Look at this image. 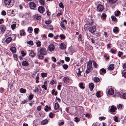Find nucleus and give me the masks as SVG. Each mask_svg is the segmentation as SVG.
<instances>
[{"mask_svg":"<svg viewBox=\"0 0 126 126\" xmlns=\"http://www.w3.org/2000/svg\"><path fill=\"white\" fill-rule=\"evenodd\" d=\"M39 1L41 5H44L45 3L44 0H39Z\"/></svg>","mask_w":126,"mask_h":126,"instance_id":"obj_40","label":"nucleus"},{"mask_svg":"<svg viewBox=\"0 0 126 126\" xmlns=\"http://www.w3.org/2000/svg\"><path fill=\"white\" fill-rule=\"evenodd\" d=\"M10 50L13 53H14L16 52V49L15 47H12L10 48Z\"/></svg>","mask_w":126,"mask_h":126,"instance_id":"obj_25","label":"nucleus"},{"mask_svg":"<svg viewBox=\"0 0 126 126\" xmlns=\"http://www.w3.org/2000/svg\"><path fill=\"white\" fill-rule=\"evenodd\" d=\"M60 47L62 49H64L66 48V47L64 43H62L60 45Z\"/></svg>","mask_w":126,"mask_h":126,"instance_id":"obj_17","label":"nucleus"},{"mask_svg":"<svg viewBox=\"0 0 126 126\" xmlns=\"http://www.w3.org/2000/svg\"><path fill=\"white\" fill-rule=\"evenodd\" d=\"M19 91L21 93H25L26 92V90L21 88L20 89Z\"/></svg>","mask_w":126,"mask_h":126,"instance_id":"obj_34","label":"nucleus"},{"mask_svg":"<svg viewBox=\"0 0 126 126\" xmlns=\"http://www.w3.org/2000/svg\"><path fill=\"white\" fill-rule=\"evenodd\" d=\"M51 20L48 19L45 21V23L46 24H49L51 23Z\"/></svg>","mask_w":126,"mask_h":126,"instance_id":"obj_42","label":"nucleus"},{"mask_svg":"<svg viewBox=\"0 0 126 126\" xmlns=\"http://www.w3.org/2000/svg\"><path fill=\"white\" fill-rule=\"evenodd\" d=\"M83 84L82 82L79 84V87L82 89H84V87L83 86Z\"/></svg>","mask_w":126,"mask_h":126,"instance_id":"obj_38","label":"nucleus"},{"mask_svg":"<svg viewBox=\"0 0 126 126\" xmlns=\"http://www.w3.org/2000/svg\"><path fill=\"white\" fill-rule=\"evenodd\" d=\"M41 75L42 77H44L47 76V74L46 73H41Z\"/></svg>","mask_w":126,"mask_h":126,"instance_id":"obj_51","label":"nucleus"},{"mask_svg":"<svg viewBox=\"0 0 126 126\" xmlns=\"http://www.w3.org/2000/svg\"><path fill=\"white\" fill-rule=\"evenodd\" d=\"M41 36L43 40H45L47 38V37L44 34L42 35Z\"/></svg>","mask_w":126,"mask_h":126,"instance_id":"obj_53","label":"nucleus"},{"mask_svg":"<svg viewBox=\"0 0 126 126\" xmlns=\"http://www.w3.org/2000/svg\"><path fill=\"white\" fill-rule=\"evenodd\" d=\"M92 22H91V23H90L89 24H86L84 25V29L85 30H89V29L90 27H89V26L90 25H92Z\"/></svg>","mask_w":126,"mask_h":126,"instance_id":"obj_11","label":"nucleus"},{"mask_svg":"<svg viewBox=\"0 0 126 126\" xmlns=\"http://www.w3.org/2000/svg\"><path fill=\"white\" fill-rule=\"evenodd\" d=\"M5 6L7 7H9L10 6V4L11 0H3Z\"/></svg>","mask_w":126,"mask_h":126,"instance_id":"obj_3","label":"nucleus"},{"mask_svg":"<svg viewBox=\"0 0 126 126\" xmlns=\"http://www.w3.org/2000/svg\"><path fill=\"white\" fill-rule=\"evenodd\" d=\"M1 14L3 16H5L6 15V12L4 10L2 11L1 12Z\"/></svg>","mask_w":126,"mask_h":126,"instance_id":"obj_54","label":"nucleus"},{"mask_svg":"<svg viewBox=\"0 0 126 126\" xmlns=\"http://www.w3.org/2000/svg\"><path fill=\"white\" fill-rule=\"evenodd\" d=\"M65 61L67 62L69 61L70 60V58L68 57H65Z\"/></svg>","mask_w":126,"mask_h":126,"instance_id":"obj_61","label":"nucleus"},{"mask_svg":"<svg viewBox=\"0 0 126 126\" xmlns=\"http://www.w3.org/2000/svg\"><path fill=\"white\" fill-rule=\"evenodd\" d=\"M113 32L116 34L118 33L119 32V30L118 29L117 27H115L113 29Z\"/></svg>","mask_w":126,"mask_h":126,"instance_id":"obj_22","label":"nucleus"},{"mask_svg":"<svg viewBox=\"0 0 126 126\" xmlns=\"http://www.w3.org/2000/svg\"><path fill=\"white\" fill-rule=\"evenodd\" d=\"M22 64L23 66H27L29 65V63L28 61H24L22 62Z\"/></svg>","mask_w":126,"mask_h":126,"instance_id":"obj_20","label":"nucleus"},{"mask_svg":"<svg viewBox=\"0 0 126 126\" xmlns=\"http://www.w3.org/2000/svg\"><path fill=\"white\" fill-rule=\"evenodd\" d=\"M67 23V21L66 20L64 19L61 22L60 25L61 27L63 29H66L65 27L64 26L65 24H66Z\"/></svg>","mask_w":126,"mask_h":126,"instance_id":"obj_6","label":"nucleus"},{"mask_svg":"<svg viewBox=\"0 0 126 126\" xmlns=\"http://www.w3.org/2000/svg\"><path fill=\"white\" fill-rule=\"evenodd\" d=\"M93 63L94 67L95 68H97L98 66L97 64L94 61H93Z\"/></svg>","mask_w":126,"mask_h":126,"instance_id":"obj_46","label":"nucleus"},{"mask_svg":"<svg viewBox=\"0 0 126 126\" xmlns=\"http://www.w3.org/2000/svg\"><path fill=\"white\" fill-rule=\"evenodd\" d=\"M0 29L2 32H4L6 29L5 26L3 25H1L0 26Z\"/></svg>","mask_w":126,"mask_h":126,"instance_id":"obj_19","label":"nucleus"},{"mask_svg":"<svg viewBox=\"0 0 126 126\" xmlns=\"http://www.w3.org/2000/svg\"><path fill=\"white\" fill-rule=\"evenodd\" d=\"M29 15V14L28 13H26L23 14L22 16V17L24 18H26L27 16Z\"/></svg>","mask_w":126,"mask_h":126,"instance_id":"obj_43","label":"nucleus"},{"mask_svg":"<svg viewBox=\"0 0 126 126\" xmlns=\"http://www.w3.org/2000/svg\"><path fill=\"white\" fill-rule=\"evenodd\" d=\"M118 117L116 116H115L114 117V121L116 122H119L118 120Z\"/></svg>","mask_w":126,"mask_h":126,"instance_id":"obj_45","label":"nucleus"},{"mask_svg":"<svg viewBox=\"0 0 126 126\" xmlns=\"http://www.w3.org/2000/svg\"><path fill=\"white\" fill-rule=\"evenodd\" d=\"M45 110L47 112L48 110H50L51 109V108L50 107L48 106L47 105L44 108Z\"/></svg>","mask_w":126,"mask_h":126,"instance_id":"obj_26","label":"nucleus"},{"mask_svg":"<svg viewBox=\"0 0 126 126\" xmlns=\"http://www.w3.org/2000/svg\"><path fill=\"white\" fill-rule=\"evenodd\" d=\"M109 1L110 4H112L115 3L117 1V0H109Z\"/></svg>","mask_w":126,"mask_h":126,"instance_id":"obj_33","label":"nucleus"},{"mask_svg":"<svg viewBox=\"0 0 126 126\" xmlns=\"http://www.w3.org/2000/svg\"><path fill=\"white\" fill-rule=\"evenodd\" d=\"M20 35L21 36H24L26 35V33L23 30H22L20 32Z\"/></svg>","mask_w":126,"mask_h":126,"instance_id":"obj_28","label":"nucleus"},{"mask_svg":"<svg viewBox=\"0 0 126 126\" xmlns=\"http://www.w3.org/2000/svg\"><path fill=\"white\" fill-rule=\"evenodd\" d=\"M91 41L93 43H94L95 45L96 44V43L95 42V40L92 38H91Z\"/></svg>","mask_w":126,"mask_h":126,"instance_id":"obj_60","label":"nucleus"},{"mask_svg":"<svg viewBox=\"0 0 126 126\" xmlns=\"http://www.w3.org/2000/svg\"><path fill=\"white\" fill-rule=\"evenodd\" d=\"M89 87L90 88V90L91 91H92L94 87V84L92 83H89Z\"/></svg>","mask_w":126,"mask_h":126,"instance_id":"obj_24","label":"nucleus"},{"mask_svg":"<svg viewBox=\"0 0 126 126\" xmlns=\"http://www.w3.org/2000/svg\"><path fill=\"white\" fill-rule=\"evenodd\" d=\"M120 11H118L116 12H115V15L116 16H118L120 14Z\"/></svg>","mask_w":126,"mask_h":126,"instance_id":"obj_35","label":"nucleus"},{"mask_svg":"<svg viewBox=\"0 0 126 126\" xmlns=\"http://www.w3.org/2000/svg\"><path fill=\"white\" fill-rule=\"evenodd\" d=\"M64 82L66 84H68L70 80L67 77H64L63 79Z\"/></svg>","mask_w":126,"mask_h":126,"instance_id":"obj_13","label":"nucleus"},{"mask_svg":"<svg viewBox=\"0 0 126 126\" xmlns=\"http://www.w3.org/2000/svg\"><path fill=\"white\" fill-rule=\"evenodd\" d=\"M48 50L50 51H53L54 49V46L53 44L50 45L48 47Z\"/></svg>","mask_w":126,"mask_h":126,"instance_id":"obj_14","label":"nucleus"},{"mask_svg":"<svg viewBox=\"0 0 126 126\" xmlns=\"http://www.w3.org/2000/svg\"><path fill=\"white\" fill-rule=\"evenodd\" d=\"M117 109L116 108L114 107V106L112 105L110 109V112H114L115 110Z\"/></svg>","mask_w":126,"mask_h":126,"instance_id":"obj_16","label":"nucleus"},{"mask_svg":"<svg viewBox=\"0 0 126 126\" xmlns=\"http://www.w3.org/2000/svg\"><path fill=\"white\" fill-rule=\"evenodd\" d=\"M82 36L81 35V34L79 35V37L78 38V39L79 41H81L82 39Z\"/></svg>","mask_w":126,"mask_h":126,"instance_id":"obj_59","label":"nucleus"},{"mask_svg":"<svg viewBox=\"0 0 126 126\" xmlns=\"http://www.w3.org/2000/svg\"><path fill=\"white\" fill-rule=\"evenodd\" d=\"M96 27L95 26H94L92 27H90L89 29V32L92 33H94L96 30Z\"/></svg>","mask_w":126,"mask_h":126,"instance_id":"obj_7","label":"nucleus"},{"mask_svg":"<svg viewBox=\"0 0 126 126\" xmlns=\"http://www.w3.org/2000/svg\"><path fill=\"white\" fill-rule=\"evenodd\" d=\"M108 94L110 95H112L114 93L113 90L112 88L109 89L108 91Z\"/></svg>","mask_w":126,"mask_h":126,"instance_id":"obj_21","label":"nucleus"},{"mask_svg":"<svg viewBox=\"0 0 126 126\" xmlns=\"http://www.w3.org/2000/svg\"><path fill=\"white\" fill-rule=\"evenodd\" d=\"M100 73H102L103 74L105 73L106 72V70L104 68L102 69L100 71Z\"/></svg>","mask_w":126,"mask_h":126,"instance_id":"obj_36","label":"nucleus"},{"mask_svg":"<svg viewBox=\"0 0 126 126\" xmlns=\"http://www.w3.org/2000/svg\"><path fill=\"white\" fill-rule=\"evenodd\" d=\"M106 17V15L104 14H102L101 17H103V18L104 19H105Z\"/></svg>","mask_w":126,"mask_h":126,"instance_id":"obj_55","label":"nucleus"},{"mask_svg":"<svg viewBox=\"0 0 126 126\" xmlns=\"http://www.w3.org/2000/svg\"><path fill=\"white\" fill-rule=\"evenodd\" d=\"M48 122V121L47 119H45L42 121L41 122V125H45L47 124Z\"/></svg>","mask_w":126,"mask_h":126,"instance_id":"obj_18","label":"nucleus"},{"mask_svg":"<svg viewBox=\"0 0 126 126\" xmlns=\"http://www.w3.org/2000/svg\"><path fill=\"white\" fill-rule=\"evenodd\" d=\"M40 54L38 55V58L39 59H43L44 58V55H46L47 53V51L45 48H40L39 50Z\"/></svg>","mask_w":126,"mask_h":126,"instance_id":"obj_1","label":"nucleus"},{"mask_svg":"<svg viewBox=\"0 0 126 126\" xmlns=\"http://www.w3.org/2000/svg\"><path fill=\"white\" fill-rule=\"evenodd\" d=\"M111 52L113 54H115L116 53V51L115 50H114L112 49H111L110 50Z\"/></svg>","mask_w":126,"mask_h":126,"instance_id":"obj_64","label":"nucleus"},{"mask_svg":"<svg viewBox=\"0 0 126 126\" xmlns=\"http://www.w3.org/2000/svg\"><path fill=\"white\" fill-rule=\"evenodd\" d=\"M85 48L87 50H91L93 49V47L89 44H86L85 46Z\"/></svg>","mask_w":126,"mask_h":126,"instance_id":"obj_8","label":"nucleus"},{"mask_svg":"<svg viewBox=\"0 0 126 126\" xmlns=\"http://www.w3.org/2000/svg\"><path fill=\"white\" fill-rule=\"evenodd\" d=\"M94 80L96 82H98L99 81V79L97 77H95L94 78Z\"/></svg>","mask_w":126,"mask_h":126,"instance_id":"obj_41","label":"nucleus"},{"mask_svg":"<svg viewBox=\"0 0 126 126\" xmlns=\"http://www.w3.org/2000/svg\"><path fill=\"white\" fill-rule=\"evenodd\" d=\"M28 31L29 33H31L32 32L33 29L31 27H30L28 28Z\"/></svg>","mask_w":126,"mask_h":126,"instance_id":"obj_32","label":"nucleus"},{"mask_svg":"<svg viewBox=\"0 0 126 126\" xmlns=\"http://www.w3.org/2000/svg\"><path fill=\"white\" fill-rule=\"evenodd\" d=\"M122 107V105L120 104H119L117 106V108L118 109H121Z\"/></svg>","mask_w":126,"mask_h":126,"instance_id":"obj_57","label":"nucleus"},{"mask_svg":"<svg viewBox=\"0 0 126 126\" xmlns=\"http://www.w3.org/2000/svg\"><path fill=\"white\" fill-rule=\"evenodd\" d=\"M21 53L22 54V56L23 57H24L26 54V53L25 52H24L23 51H22L21 52Z\"/></svg>","mask_w":126,"mask_h":126,"instance_id":"obj_63","label":"nucleus"},{"mask_svg":"<svg viewBox=\"0 0 126 126\" xmlns=\"http://www.w3.org/2000/svg\"><path fill=\"white\" fill-rule=\"evenodd\" d=\"M59 107V104L58 103H56L55 104L54 109L56 110H57Z\"/></svg>","mask_w":126,"mask_h":126,"instance_id":"obj_31","label":"nucleus"},{"mask_svg":"<svg viewBox=\"0 0 126 126\" xmlns=\"http://www.w3.org/2000/svg\"><path fill=\"white\" fill-rule=\"evenodd\" d=\"M16 26V25L15 24H13L11 25V28L12 30H13L15 29Z\"/></svg>","mask_w":126,"mask_h":126,"instance_id":"obj_52","label":"nucleus"},{"mask_svg":"<svg viewBox=\"0 0 126 126\" xmlns=\"http://www.w3.org/2000/svg\"><path fill=\"white\" fill-rule=\"evenodd\" d=\"M36 44L37 45V47H40L41 46V42L39 40H36L35 42Z\"/></svg>","mask_w":126,"mask_h":126,"instance_id":"obj_30","label":"nucleus"},{"mask_svg":"<svg viewBox=\"0 0 126 126\" xmlns=\"http://www.w3.org/2000/svg\"><path fill=\"white\" fill-rule=\"evenodd\" d=\"M33 94H30L29 97V98L30 100H31L33 97Z\"/></svg>","mask_w":126,"mask_h":126,"instance_id":"obj_58","label":"nucleus"},{"mask_svg":"<svg viewBox=\"0 0 126 126\" xmlns=\"http://www.w3.org/2000/svg\"><path fill=\"white\" fill-rule=\"evenodd\" d=\"M75 121L76 122L79 121L80 120V119L79 118H78L77 117H76L75 118Z\"/></svg>","mask_w":126,"mask_h":126,"instance_id":"obj_56","label":"nucleus"},{"mask_svg":"<svg viewBox=\"0 0 126 126\" xmlns=\"http://www.w3.org/2000/svg\"><path fill=\"white\" fill-rule=\"evenodd\" d=\"M59 6L60 8L62 9L64 8L62 2H61L59 3Z\"/></svg>","mask_w":126,"mask_h":126,"instance_id":"obj_49","label":"nucleus"},{"mask_svg":"<svg viewBox=\"0 0 126 126\" xmlns=\"http://www.w3.org/2000/svg\"><path fill=\"white\" fill-rule=\"evenodd\" d=\"M54 115V114L53 113H52L51 112L50 113L49 115V116L51 118H52L53 117V116Z\"/></svg>","mask_w":126,"mask_h":126,"instance_id":"obj_47","label":"nucleus"},{"mask_svg":"<svg viewBox=\"0 0 126 126\" xmlns=\"http://www.w3.org/2000/svg\"><path fill=\"white\" fill-rule=\"evenodd\" d=\"M92 61L90 60H89L87 64V69L86 71V74H88L92 70Z\"/></svg>","mask_w":126,"mask_h":126,"instance_id":"obj_2","label":"nucleus"},{"mask_svg":"<svg viewBox=\"0 0 126 126\" xmlns=\"http://www.w3.org/2000/svg\"><path fill=\"white\" fill-rule=\"evenodd\" d=\"M12 40V38L11 37L7 38L5 40V42L7 43H10Z\"/></svg>","mask_w":126,"mask_h":126,"instance_id":"obj_27","label":"nucleus"},{"mask_svg":"<svg viewBox=\"0 0 126 126\" xmlns=\"http://www.w3.org/2000/svg\"><path fill=\"white\" fill-rule=\"evenodd\" d=\"M117 96L120 97L121 98L124 99H126V93H123L121 94L120 93L118 92L117 93Z\"/></svg>","mask_w":126,"mask_h":126,"instance_id":"obj_5","label":"nucleus"},{"mask_svg":"<svg viewBox=\"0 0 126 126\" xmlns=\"http://www.w3.org/2000/svg\"><path fill=\"white\" fill-rule=\"evenodd\" d=\"M27 43L30 45L32 46L33 45V42L31 40L27 42Z\"/></svg>","mask_w":126,"mask_h":126,"instance_id":"obj_37","label":"nucleus"},{"mask_svg":"<svg viewBox=\"0 0 126 126\" xmlns=\"http://www.w3.org/2000/svg\"><path fill=\"white\" fill-rule=\"evenodd\" d=\"M111 18L113 21H116L117 18L116 17L114 16H111Z\"/></svg>","mask_w":126,"mask_h":126,"instance_id":"obj_48","label":"nucleus"},{"mask_svg":"<svg viewBox=\"0 0 126 126\" xmlns=\"http://www.w3.org/2000/svg\"><path fill=\"white\" fill-rule=\"evenodd\" d=\"M60 36L62 39H64L65 37V36L63 34H61Z\"/></svg>","mask_w":126,"mask_h":126,"instance_id":"obj_62","label":"nucleus"},{"mask_svg":"<svg viewBox=\"0 0 126 126\" xmlns=\"http://www.w3.org/2000/svg\"><path fill=\"white\" fill-rule=\"evenodd\" d=\"M77 72V75L79 77H80L81 76V73L82 72V71H80L79 68L78 69V72Z\"/></svg>","mask_w":126,"mask_h":126,"instance_id":"obj_29","label":"nucleus"},{"mask_svg":"<svg viewBox=\"0 0 126 126\" xmlns=\"http://www.w3.org/2000/svg\"><path fill=\"white\" fill-rule=\"evenodd\" d=\"M52 92L51 93V94L53 95H56L57 94V91H55V90L54 89H53L52 90Z\"/></svg>","mask_w":126,"mask_h":126,"instance_id":"obj_44","label":"nucleus"},{"mask_svg":"<svg viewBox=\"0 0 126 126\" xmlns=\"http://www.w3.org/2000/svg\"><path fill=\"white\" fill-rule=\"evenodd\" d=\"M114 64H110L108 67V69L110 70H112L114 69Z\"/></svg>","mask_w":126,"mask_h":126,"instance_id":"obj_23","label":"nucleus"},{"mask_svg":"<svg viewBox=\"0 0 126 126\" xmlns=\"http://www.w3.org/2000/svg\"><path fill=\"white\" fill-rule=\"evenodd\" d=\"M63 68L65 70H66L68 67V65L66 64L63 65L62 66Z\"/></svg>","mask_w":126,"mask_h":126,"instance_id":"obj_39","label":"nucleus"},{"mask_svg":"<svg viewBox=\"0 0 126 126\" xmlns=\"http://www.w3.org/2000/svg\"><path fill=\"white\" fill-rule=\"evenodd\" d=\"M29 6L31 9H34L36 7V4L33 2H29Z\"/></svg>","mask_w":126,"mask_h":126,"instance_id":"obj_4","label":"nucleus"},{"mask_svg":"<svg viewBox=\"0 0 126 126\" xmlns=\"http://www.w3.org/2000/svg\"><path fill=\"white\" fill-rule=\"evenodd\" d=\"M33 17L36 20H40L41 18V16L39 15L36 14L33 16Z\"/></svg>","mask_w":126,"mask_h":126,"instance_id":"obj_12","label":"nucleus"},{"mask_svg":"<svg viewBox=\"0 0 126 126\" xmlns=\"http://www.w3.org/2000/svg\"><path fill=\"white\" fill-rule=\"evenodd\" d=\"M38 11L41 13H42L45 11V9L43 7L39 6L38 9Z\"/></svg>","mask_w":126,"mask_h":126,"instance_id":"obj_9","label":"nucleus"},{"mask_svg":"<svg viewBox=\"0 0 126 126\" xmlns=\"http://www.w3.org/2000/svg\"><path fill=\"white\" fill-rule=\"evenodd\" d=\"M103 9L104 8L103 5L101 4H99L98 5L97 9L99 12L102 11L103 10Z\"/></svg>","mask_w":126,"mask_h":126,"instance_id":"obj_10","label":"nucleus"},{"mask_svg":"<svg viewBox=\"0 0 126 126\" xmlns=\"http://www.w3.org/2000/svg\"><path fill=\"white\" fill-rule=\"evenodd\" d=\"M39 30V29L38 28H37L34 29V32L35 33H38V31Z\"/></svg>","mask_w":126,"mask_h":126,"instance_id":"obj_50","label":"nucleus"},{"mask_svg":"<svg viewBox=\"0 0 126 126\" xmlns=\"http://www.w3.org/2000/svg\"><path fill=\"white\" fill-rule=\"evenodd\" d=\"M29 51L30 52L29 54L30 56L32 57H34L35 56V54L33 51L29 50Z\"/></svg>","mask_w":126,"mask_h":126,"instance_id":"obj_15","label":"nucleus"}]
</instances>
